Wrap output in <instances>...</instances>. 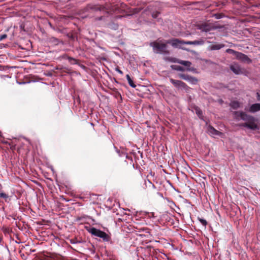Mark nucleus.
Returning a JSON list of instances; mask_svg holds the SVG:
<instances>
[{
    "label": "nucleus",
    "mask_w": 260,
    "mask_h": 260,
    "mask_svg": "<svg viewBox=\"0 0 260 260\" xmlns=\"http://www.w3.org/2000/svg\"><path fill=\"white\" fill-rule=\"evenodd\" d=\"M167 42L164 43L162 40H157L151 42L150 46L155 53L168 55L170 54V51L167 49Z\"/></svg>",
    "instance_id": "nucleus-1"
},
{
    "label": "nucleus",
    "mask_w": 260,
    "mask_h": 260,
    "mask_svg": "<svg viewBox=\"0 0 260 260\" xmlns=\"http://www.w3.org/2000/svg\"><path fill=\"white\" fill-rule=\"evenodd\" d=\"M234 115L237 119L239 120L240 119L246 121V122L250 121H255L254 118L247 114L246 113L242 111H235L234 112Z\"/></svg>",
    "instance_id": "nucleus-2"
},
{
    "label": "nucleus",
    "mask_w": 260,
    "mask_h": 260,
    "mask_svg": "<svg viewBox=\"0 0 260 260\" xmlns=\"http://www.w3.org/2000/svg\"><path fill=\"white\" fill-rule=\"evenodd\" d=\"M165 59L171 62L178 63L188 67V68L186 69L187 71H192L194 70V68H189V67H190L191 65V62L189 61L182 60L174 57H167L165 58Z\"/></svg>",
    "instance_id": "nucleus-3"
},
{
    "label": "nucleus",
    "mask_w": 260,
    "mask_h": 260,
    "mask_svg": "<svg viewBox=\"0 0 260 260\" xmlns=\"http://www.w3.org/2000/svg\"><path fill=\"white\" fill-rule=\"evenodd\" d=\"M170 81L174 86L177 88H181L187 91L189 90V87L184 82L180 81L173 79L172 78L170 79Z\"/></svg>",
    "instance_id": "nucleus-4"
},
{
    "label": "nucleus",
    "mask_w": 260,
    "mask_h": 260,
    "mask_svg": "<svg viewBox=\"0 0 260 260\" xmlns=\"http://www.w3.org/2000/svg\"><path fill=\"white\" fill-rule=\"evenodd\" d=\"M179 77L186 81H187L193 84H196L198 83V80L192 76H190L188 75L184 74H180L179 75Z\"/></svg>",
    "instance_id": "nucleus-5"
},
{
    "label": "nucleus",
    "mask_w": 260,
    "mask_h": 260,
    "mask_svg": "<svg viewBox=\"0 0 260 260\" xmlns=\"http://www.w3.org/2000/svg\"><path fill=\"white\" fill-rule=\"evenodd\" d=\"M236 58L238 60H240L242 62L247 63H250L252 62V60L248 57L247 55L241 53L239 52L238 53V55Z\"/></svg>",
    "instance_id": "nucleus-6"
},
{
    "label": "nucleus",
    "mask_w": 260,
    "mask_h": 260,
    "mask_svg": "<svg viewBox=\"0 0 260 260\" xmlns=\"http://www.w3.org/2000/svg\"><path fill=\"white\" fill-rule=\"evenodd\" d=\"M198 28L202 31L208 32L214 29V27L210 23H204L199 25Z\"/></svg>",
    "instance_id": "nucleus-7"
},
{
    "label": "nucleus",
    "mask_w": 260,
    "mask_h": 260,
    "mask_svg": "<svg viewBox=\"0 0 260 260\" xmlns=\"http://www.w3.org/2000/svg\"><path fill=\"white\" fill-rule=\"evenodd\" d=\"M186 41L178 39H173L167 41V43L171 44L173 47H177L180 44H185Z\"/></svg>",
    "instance_id": "nucleus-8"
},
{
    "label": "nucleus",
    "mask_w": 260,
    "mask_h": 260,
    "mask_svg": "<svg viewBox=\"0 0 260 260\" xmlns=\"http://www.w3.org/2000/svg\"><path fill=\"white\" fill-rule=\"evenodd\" d=\"M240 125L246 127L252 130H255L258 128V126L255 123L254 121H250L249 122L242 123Z\"/></svg>",
    "instance_id": "nucleus-9"
},
{
    "label": "nucleus",
    "mask_w": 260,
    "mask_h": 260,
    "mask_svg": "<svg viewBox=\"0 0 260 260\" xmlns=\"http://www.w3.org/2000/svg\"><path fill=\"white\" fill-rule=\"evenodd\" d=\"M230 69L237 75L242 73L240 66L238 63H234L230 66Z\"/></svg>",
    "instance_id": "nucleus-10"
},
{
    "label": "nucleus",
    "mask_w": 260,
    "mask_h": 260,
    "mask_svg": "<svg viewBox=\"0 0 260 260\" xmlns=\"http://www.w3.org/2000/svg\"><path fill=\"white\" fill-rule=\"evenodd\" d=\"M260 111V103L252 104L249 108V112L254 113Z\"/></svg>",
    "instance_id": "nucleus-11"
},
{
    "label": "nucleus",
    "mask_w": 260,
    "mask_h": 260,
    "mask_svg": "<svg viewBox=\"0 0 260 260\" xmlns=\"http://www.w3.org/2000/svg\"><path fill=\"white\" fill-rule=\"evenodd\" d=\"M224 47V44H216L214 45H211L209 46V49L210 50H219L221 48Z\"/></svg>",
    "instance_id": "nucleus-12"
},
{
    "label": "nucleus",
    "mask_w": 260,
    "mask_h": 260,
    "mask_svg": "<svg viewBox=\"0 0 260 260\" xmlns=\"http://www.w3.org/2000/svg\"><path fill=\"white\" fill-rule=\"evenodd\" d=\"M99 235V237L103 239V240L105 241L108 242L110 240V237L103 231H101Z\"/></svg>",
    "instance_id": "nucleus-13"
},
{
    "label": "nucleus",
    "mask_w": 260,
    "mask_h": 260,
    "mask_svg": "<svg viewBox=\"0 0 260 260\" xmlns=\"http://www.w3.org/2000/svg\"><path fill=\"white\" fill-rule=\"evenodd\" d=\"M204 44V41L202 40H195L193 41H186V45H202Z\"/></svg>",
    "instance_id": "nucleus-14"
},
{
    "label": "nucleus",
    "mask_w": 260,
    "mask_h": 260,
    "mask_svg": "<svg viewBox=\"0 0 260 260\" xmlns=\"http://www.w3.org/2000/svg\"><path fill=\"white\" fill-rule=\"evenodd\" d=\"M88 232L90 233H91L92 235H94L95 236L99 237V234H100L101 230L97 229L94 227H92L88 230Z\"/></svg>",
    "instance_id": "nucleus-15"
},
{
    "label": "nucleus",
    "mask_w": 260,
    "mask_h": 260,
    "mask_svg": "<svg viewBox=\"0 0 260 260\" xmlns=\"http://www.w3.org/2000/svg\"><path fill=\"white\" fill-rule=\"evenodd\" d=\"M230 106L234 109H237L240 107V103L238 101H234L230 103Z\"/></svg>",
    "instance_id": "nucleus-16"
},
{
    "label": "nucleus",
    "mask_w": 260,
    "mask_h": 260,
    "mask_svg": "<svg viewBox=\"0 0 260 260\" xmlns=\"http://www.w3.org/2000/svg\"><path fill=\"white\" fill-rule=\"evenodd\" d=\"M208 131L211 134L213 135H219V134H220V132L219 131L215 129L212 126H210L209 127Z\"/></svg>",
    "instance_id": "nucleus-17"
},
{
    "label": "nucleus",
    "mask_w": 260,
    "mask_h": 260,
    "mask_svg": "<svg viewBox=\"0 0 260 260\" xmlns=\"http://www.w3.org/2000/svg\"><path fill=\"white\" fill-rule=\"evenodd\" d=\"M126 78L127 79V80L128 81V83L129 85L131 87L135 88L136 86L135 84V83H134L133 80L131 79L130 76L127 74V75H126Z\"/></svg>",
    "instance_id": "nucleus-18"
},
{
    "label": "nucleus",
    "mask_w": 260,
    "mask_h": 260,
    "mask_svg": "<svg viewBox=\"0 0 260 260\" xmlns=\"http://www.w3.org/2000/svg\"><path fill=\"white\" fill-rule=\"evenodd\" d=\"M91 9L95 11H101L102 10H103L104 9V7L100 5H94L91 7Z\"/></svg>",
    "instance_id": "nucleus-19"
},
{
    "label": "nucleus",
    "mask_w": 260,
    "mask_h": 260,
    "mask_svg": "<svg viewBox=\"0 0 260 260\" xmlns=\"http://www.w3.org/2000/svg\"><path fill=\"white\" fill-rule=\"evenodd\" d=\"M171 68L172 69L178 71L184 72L185 70L183 67L179 66L172 65L171 66Z\"/></svg>",
    "instance_id": "nucleus-20"
},
{
    "label": "nucleus",
    "mask_w": 260,
    "mask_h": 260,
    "mask_svg": "<svg viewBox=\"0 0 260 260\" xmlns=\"http://www.w3.org/2000/svg\"><path fill=\"white\" fill-rule=\"evenodd\" d=\"M226 52L230 53V54H233L236 57L238 55V53H239V52L236 51L232 49H228L226 50Z\"/></svg>",
    "instance_id": "nucleus-21"
},
{
    "label": "nucleus",
    "mask_w": 260,
    "mask_h": 260,
    "mask_svg": "<svg viewBox=\"0 0 260 260\" xmlns=\"http://www.w3.org/2000/svg\"><path fill=\"white\" fill-rule=\"evenodd\" d=\"M67 58L71 64H75L78 63V60L75 59L73 57L68 56Z\"/></svg>",
    "instance_id": "nucleus-22"
},
{
    "label": "nucleus",
    "mask_w": 260,
    "mask_h": 260,
    "mask_svg": "<svg viewBox=\"0 0 260 260\" xmlns=\"http://www.w3.org/2000/svg\"><path fill=\"white\" fill-rule=\"evenodd\" d=\"M196 113L198 115V116L200 117L202 115V110L198 107H196L195 108Z\"/></svg>",
    "instance_id": "nucleus-23"
},
{
    "label": "nucleus",
    "mask_w": 260,
    "mask_h": 260,
    "mask_svg": "<svg viewBox=\"0 0 260 260\" xmlns=\"http://www.w3.org/2000/svg\"><path fill=\"white\" fill-rule=\"evenodd\" d=\"M199 220L200 221V222L204 226H206L207 225V221L204 219L198 218Z\"/></svg>",
    "instance_id": "nucleus-24"
},
{
    "label": "nucleus",
    "mask_w": 260,
    "mask_h": 260,
    "mask_svg": "<svg viewBox=\"0 0 260 260\" xmlns=\"http://www.w3.org/2000/svg\"><path fill=\"white\" fill-rule=\"evenodd\" d=\"M159 14H160V13L157 11L153 12L152 14V17L153 18H157L158 17V16H159Z\"/></svg>",
    "instance_id": "nucleus-25"
},
{
    "label": "nucleus",
    "mask_w": 260,
    "mask_h": 260,
    "mask_svg": "<svg viewBox=\"0 0 260 260\" xmlns=\"http://www.w3.org/2000/svg\"><path fill=\"white\" fill-rule=\"evenodd\" d=\"M0 198L7 199L8 198V196L5 193L1 192L0 193Z\"/></svg>",
    "instance_id": "nucleus-26"
},
{
    "label": "nucleus",
    "mask_w": 260,
    "mask_h": 260,
    "mask_svg": "<svg viewBox=\"0 0 260 260\" xmlns=\"http://www.w3.org/2000/svg\"><path fill=\"white\" fill-rule=\"evenodd\" d=\"M70 242L72 244H75V243H77L78 242V241H77V240L76 239L74 238V239H71Z\"/></svg>",
    "instance_id": "nucleus-27"
},
{
    "label": "nucleus",
    "mask_w": 260,
    "mask_h": 260,
    "mask_svg": "<svg viewBox=\"0 0 260 260\" xmlns=\"http://www.w3.org/2000/svg\"><path fill=\"white\" fill-rule=\"evenodd\" d=\"M7 36L6 34L0 35V41H2L7 38Z\"/></svg>",
    "instance_id": "nucleus-28"
},
{
    "label": "nucleus",
    "mask_w": 260,
    "mask_h": 260,
    "mask_svg": "<svg viewBox=\"0 0 260 260\" xmlns=\"http://www.w3.org/2000/svg\"><path fill=\"white\" fill-rule=\"evenodd\" d=\"M215 17L216 19H220L221 18H222V14H216L215 15Z\"/></svg>",
    "instance_id": "nucleus-29"
},
{
    "label": "nucleus",
    "mask_w": 260,
    "mask_h": 260,
    "mask_svg": "<svg viewBox=\"0 0 260 260\" xmlns=\"http://www.w3.org/2000/svg\"><path fill=\"white\" fill-rule=\"evenodd\" d=\"M116 71L119 73V74H120L121 75H122L123 74V72L122 71H121L118 68H117L116 69Z\"/></svg>",
    "instance_id": "nucleus-30"
},
{
    "label": "nucleus",
    "mask_w": 260,
    "mask_h": 260,
    "mask_svg": "<svg viewBox=\"0 0 260 260\" xmlns=\"http://www.w3.org/2000/svg\"><path fill=\"white\" fill-rule=\"evenodd\" d=\"M256 95H257V100H259V98H260V94H259V93H256Z\"/></svg>",
    "instance_id": "nucleus-31"
},
{
    "label": "nucleus",
    "mask_w": 260,
    "mask_h": 260,
    "mask_svg": "<svg viewBox=\"0 0 260 260\" xmlns=\"http://www.w3.org/2000/svg\"><path fill=\"white\" fill-rule=\"evenodd\" d=\"M102 18H103L102 16H101L100 17L96 18V20H101L102 19Z\"/></svg>",
    "instance_id": "nucleus-32"
}]
</instances>
